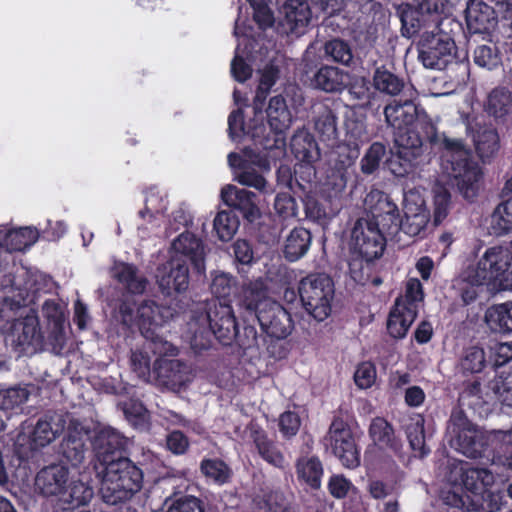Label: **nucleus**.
I'll list each match as a JSON object with an SVG mask.
<instances>
[{
  "label": "nucleus",
  "mask_w": 512,
  "mask_h": 512,
  "mask_svg": "<svg viewBox=\"0 0 512 512\" xmlns=\"http://www.w3.org/2000/svg\"><path fill=\"white\" fill-rule=\"evenodd\" d=\"M263 113L249 120L248 133L252 145L243 148L244 154L261 169L269 170L271 163L280 160L286 154L287 130L292 123V114L282 95L270 98Z\"/></svg>",
  "instance_id": "obj_1"
},
{
  "label": "nucleus",
  "mask_w": 512,
  "mask_h": 512,
  "mask_svg": "<svg viewBox=\"0 0 512 512\" xmlns=\"http://www.w3.org/2000/svg\"><path fill=\"white\" fill-rule=\"evenodd\" d=\"M127 442L123 434L111 427L95 433L91 445L97 458L94 468L100 480H143L142 470L122 456Z\"/></svg>",
  "instance_id": "obj_2"
},
{
  "label": "nucleus",
  "mask_w": 512,
  "mask_h": 512,
  "mask_svg": "<svg viewBox=\"0 0 512 512\" xmlns=\"http://www.w3.org/2000/svg\"><path fill=\"white\" fill-rule=\"evenodd\" d=\"M443 167L454 178L455 184L465 199L472 201L478 191V182L482 172L473 160L470 149L463 139L443 137Z\"/></svg>",
  "instance_id": "obj_3"
},
{
  "label": "nucleus",
  "mask_w": 512,
  "mask_h": 512,
  "mask_svg": "<svg viewBox=\"0 0 512 512\" xmlns=\"http://www.w3.org/2000/svg\"><path fill=\"white\" fill-rule=\"evenodd\" d=\"M14 305L18 310H22L18 303L4 300L0 306V322H12L10 326L11 345L18 357L34 355L42 348L44 341L37 311L30 308L25 315L21 312L18 318L10 319L5 315V310H12Z\"/></svg>",
  "instance_id": "obj_4"
},
{
  "label": "nucleus",
  "mask_w": 512,
  "mask_h": 512,
  "mask_svg": "<svg viewBox=\"0 0 512 512\" xmlns=\"http://www.w3.org/2000/svg\"><path fill=\"white\" fill-rule=\"evenodd\" d=\"M440 497L445 505L467 511L495 512L499 505L490 488L495 482H446Z\"/></svg>",
  "instance_id": "obj_5"
},
{
  "label": "nucleus",
  "mask_w": 512,
  "mask_h": 512,
  "mask_svg": "<svg viewBox=\"0 0 512 512\" xmlns=\"http://www.w3.org/2000/svg\"><path fill=\"white\" fill-rule=\"evenodd\" d=\"M425 135L419 131H407L395 138L396 152L386 160L387 169L396 177H406L414 171L418 158L423 154L424 141L435 142L436 127L432 122L424 123Z\"/></svg>",
  "instance_id": "obj_6"
},
{
  "label": "nucleus",
  "mask_w": 512,
  "mask_h": 512,
  "mask_svg": "<svg viewBox=\"0 0 512 512\" xmlns=\"http://www.w3.org/2000/svg\"><path fill=\"white\" fill-rule=\"evenodd\" d=\"M191 321L207 323L210 332L224 346L231 345L237 336L236 316L231 303L219 300H206L198 303L191 311Z\"/></svg>",
  "instance_id": "obj_7"
},
{
  "label": "nucleus",
  "mask_w": 512,
  "mask_h": 512,
  "mask_svg": "<svg viewBox=\"0 0 512 512\" xmlns=\"http://www.w3.org/2000/svg\"><path fill=\"white\" fill-rule=\"evenodd\" d=\"M416 44L418 59L425 68L443 70L456 62L457 46L454 38L439 28L423 29Z\"/></svg>",
  "instance_id": "obj_8"
},
{
  "label": "nucleus",
  "mask_w": 512,
  "mask_h": 512,
  "mask_svg": "<svg viewBox=\"0 0 512 512\" xmlns=\"http://www.w3.org/2000/svg\"><path fill=\"white\" fill-rule=\"evenodd\" d=\"M297 292L302 306L315 320L324 321L330 315L334 282L328 274H307L299 281Z\"/></svg>",
  "instance_id": "obj_9"
},
{
  "label": "nucleus",
  "mask_w": 512,
  "mask_h": 512,
  "mask_svg": "<svg viewBox=\"0 0 512 512\" xmlns=\"http://www.w3.org/2000/svg\"><path fill=\"white\" fill-rule=\"evenodd\" d=\"M510 253L501 246L488 248L474 265L462 273L463 280L473 285H491L497 281L504 288V278L509 270Z\"/></svg>",
  "instance_id": "obj_10"
},
{
  "label": "nucleus",
  "mask_w": 512,
  "mask_h": 512,
  "mask_svg": "<svg viewBox=\"0 0 512 512\" xmlns=\"http://www.w3.org/2000/svg\"><path fill=\"white\" fill-rule=\"evenodd\" d=\"M445 0H411L400 13L402 35L412 38L423 29H436L443 23Z\"/></svg>",
  "instance_id": "obj_11"
},
{
  "label": "nucleus",
  "mask_w": 512,
  "mask_h": 512,
  "mask_svg": "<svg viewBox=\"0 0 512 512\" xmlns=\"http://www.w3.org/2000/svg\"><path fill=\"white\" fill-rule=\"evenodd\" d=\"M449 445L469 458L487 456V439L473 428L463 413L453 414L448 422Z\"/></svg>",
  "instance_id": "obj_12"
},
{
  "label": "nucleus",
  "mask_w": 512,
  "mask_h": 512,
  "mask_svg": "<svg viewBox=\"0 0 512 512\" xmlns=\"http://www.w3.org/2000/svg\"><path fill=\"white\" fill-rule=\"evenodd\" d=\"M366 218L377 223L388 236H395L401 228V215L398 206L390 196L380 190H371L365 197Z\"/></svg>",
  "instance_id": "obj_13"
},
{
  "label": "nucleus",
  "mask_w": 512,
  "mask_h": 512,
  "mask_svg": "<svg viewBox=\"0 0 512 512\" xmlns=\"http://www.w3.org/2000/svg\"><path fill=\"white\" fill-rule=\"evenodd\" d=\"M387 234L365 218H359L351 231V244L356 254L367 257L368 260L379 259L386 248Z\"/></svg>",
  "instance_id": "obj_14"
},
{
  "label": "nucleus",
  "mask_w": 512,
  "mask_h": 512,
  "mask_svg": "<svg viewBox=\"0 0 512 512\" xmlns=\"http://www.w3.org/2000/svg\"><path fill=\"white\" fill-rule=\"evenodd\" d=\"M326 445L340 459L347 468H356L360 465V451L356 445L351 427L340 417H335L325 437Z\"/></svg>",
  "instance_id": "obj_15"
},
{
  "label": "nucleus",
  "mask_w": 512,
  "mask_h": 512,
  "mask_svg": "<svg viewBox=\"0 0 512 512\" xmlns=\"http://www.w3.org/2000/svg\"><path fill=\"white\" fill-rule=\"evenodd\" d=\"M90 482H33L35 491L44 497L57 496L68 504L66 509H74L90 502L94 489Z\"/></svg>",
  "instance_id": "obj_16"
},
{
  "label": "nucleus",
  "mask_w": 512,
  "mask_h": 512,
  "mask_svg": "<svg viewBox=\"0 0 512 512\" xmlns=\"http://www.w3.org/2000/svg\"><path fill=\"white\" fill-rule=\"evenodd\" d=\"M290 149L294 157L301 162L300 166L296 168V175L302 173V169H305V173H307V177L302 178L304 183L299 182L297 179V183L302 189H305L309 186L311 177L316 174L313 163L321 157L320 148L314 135L309 130L303 128L297 130L291 137Z\"/></svg>",
  "instance_id": "obj_17"
},
{
  "label": "nucleus",
  "mask_w": 512,
  "mask_h": 512,
  "mask_svg": "<svg viewBox=\"0 0 512 512\" xmlns=\"http://www.w3.org/2000/svg\"><path fill=\"white\" fill-rule=\"evenodd\" d=\"M172 317L168 308L159 306L154 301H144L137 309L136 324L141 335L153 344H166L161 330L164 323Z\"/></svg>",
  "instance_id": "obj_18"
},
{
  "label": "nucleus",
  "mask_w": 512,
  "mask_h": 512,
  "mask_svg": "<svg viewBox=\"0 0 512 512\" xmlns=\"http://www.w3.org/2000/svg\"><path fill=\"white\" fill-rule=\"evenodd\" d=\"M253 320H257L266 336L276 340L285 339L293 329L290 313L274 300L264 303V308L255 314Z\"/></svg>",
  "instance_id": "obj_19"
},
{
  "label": "nucleus",
  "mask_w": 512,
  "mask_h": 512,
  "mask_svg": "<svg viewBox=\"0 0 512 512\" xmlns=\"http://www.w3.org/2000/svg\"><path fill=\"white\" fill-rule=\"evenodd\" d=\"M384 116L387 124L397 131L395 138L407 131H418L419 126L425 132L424 123L427 121L418 120V108L412 100L404 102L394 100L385 106Z\"/></svg>",
  "instance_id": "obj_20"
},
{
  "label": "nucleus",
  "mask_w": 512,
  "mask_h": 512,
  "mask_svg": "<svg viewBox=\"0 0 512 512\" xmlns=\"http://www.w3.org/2000/svg\"><path fill=\"white\" fill-rule=\"evenodd\" d=\"M465 21L470 34L490 36L497 25L494 8L484 0H469L465 9Z\"/></svg>",
  "instance_id": "obj_21"
},
{
  "label": "nucleus",
  "mask_w": 512,
  "mask_h": 512,
  "mask_svg": "<svg viewBox=\"0 0 512 512\" xmlns=\"http://www.w3.org/2000/svg\"><path fill=\"white\" fill-rule=\"evenodd\" d=\"M221 198L231 208L229 211L238 212L248 222L252 223L260 216V209L256 203L257 195L254 192L227 185L221 190Z\"/></svg>",
  "instance_id": "obj_22"
},
{
  "label": "nucleus",
  "mask_w": 512,
  "mask_h": 512,
  "mask_svg": "<svg viewBox=\"0 0 512 512\" xmlns=\"http://www.w3.org/2000/svg\"><path fill=\"white\" fill-rule=\"evenodd\" d=\"M88 440L89 431L78 421H70L60 444V452L73 467H77L84 460Z\"/></svg>",
  "instance_id": "obj_23"
},
{
  "label": "nucleus",
  "mask_w": 512,
  "mask_h": 512,
  "mask_svg": "<svg viewBox=\"0 0 512 512\" xmlns=\"http://www.w3.org/2000/svg\"><path fill=\"white\" fill-rule=\"evenodd\" d=\"M333 102H320L313 106L314 129L320 140L333 147L338 139V117Z\"/></svg>",
  "instance_id": "obj_24"
},
{
  "label": "nucleus",
  "mask_w": 512,
  "mask_h": 512,
  "mask_svg": "<svg viewBox=\"0 0 512 512\" xmlns=\"http://www.w3.org/2000/svg\"><path fill=\"white\" fill-rule=\"evenodd\" d=\"M189 282V266L187 259L182 257H172L169 261V271L158 280L159 288L167 296H170L173 292H185L188 289Z\"/></svg>",
  "instance_id": "obj_25"
},
{
  "label": "nucleus",
  "mask_w": 512,
  "mask_h": 512,
  "mask_svg": "<svg viewBox=\"0 0 512 512\" xmlns=\"http://www.w3.org/2000/svg\"><path fill=\"white\" fill-rule=\"evenodd\" d=\"M172 247L176 252L174 257H182L187 259V263H191L194 269L201 273L205 269L204 246L201 239L194 234L185 232L180 234L173 241Z\"/></svg>",
  "instance_id": "obj_26"
},
{
  "label": "nucleus",
  "mask_w": 512,
  "mask_h": 512,
  "mask_svg": "<svg viewBox=\"0 0 512 512\" xmlns=\"http://www.w3.org/2000/svg\"><path fill=\"white\" fill-rule=\"evenodd\" d=\"M267 293V286L261 278L249 281L241 288L238 305L253 319L255 314H258V311L264 308V303L272 301Z\"/></svg>",
  "instance_id": "obj_27"
},
{
  "label": "nucleus",
  "mask_w": 512,
  "mask_h": 512,
  "mask_svg": "<svg viewBox=\"0 0 512 512\" xmlns=\"http://www.w3.org/2000/svg\"><path fill=\"white\" fill-rule=\"evenodd\" d=\"M283 14L280 23L286 32L301 33L311 21V10L305 0H286L280 10Z\"/></svg>",
  "instance_id": "obj_28"
},
{
  "label": "nucleus",
  "mask_w": 512,
  "mask_h": 512,
  "mask_svg": "<svg viewBox=\"0 0 512 512\" xmlns=\"http://www.w3.org/2000/svg\"><path fill=\"white\" fill-rule=\"evenodd\" d=\"M484 111L497 124H507L512 114V93L505 87L494 88L484 102Z\"/></svg>",
  "instance_id": "obj_29"
},
{
  "label": "nucleus",
  "mask_w": 512,
  "mask_h": 512,
  "mask_svg": "<svg viewBox=\"0 0 512 512\" xmlns=\"http://www.w3.org/2000/svg\"><path fill=\"white\" fill-rule=\"evenodd\" d=\"M304 72L310 80V85L327 93L341 91L343 88V74L337 68L328 65H322L316 71L306 64Z\"/></svg>",
  "instance_id": "obj_30"
},
{
  "label": "nucleus",
  "mask_w": 512,
  "mask_h": 512,
  "mask_svg": "<svg viewBox=\"0 0 512 512\" xmlns=\"http://www.w3.org/2000/svg\"><path fill=\"white\" fill-rule=\"evenodd\" d=\"M502 192L508 198L497 205L490 223L492 234L498 237L512 231V176L506 181Z\"/></svg>",
  "instance_id": "obj_31"
},
{
  "label": "nucleus",
  "mask_w": 512,
  "mask_h": 512,
  "mask_svg": "<svg viewBox=\"0 0 512 512\" xmlns=\"http://www.w3.org/2000/svg\"><path fill=\"white\" fill-rule=\"evenodd\" d=\"M476 154L486 164L490 163L500 150V137L496 128L479 126L472 135Z\"/></svg>",
  "instance_id": "obj_32"
},
{
  "label": "nucleus",
  "mask_w": 512,
  "mask_h": 512,
  "mask_svg": "<svg viewBox=\"0 0 512 512\" xmlns=\"http://www.w3.org/2000/svg\"><path fill=\"white\" fill-rule=\"evenodd\" d=\"M143 488V482H100L102 500L109 505L124 504Z\"/></svg>",
  "instance_id": "obj_33"
},
{
  "label": "nucleus",
  "mask_w": 512,
  "mask_h": 512,
  "mask_svg": "<svg viewBox=\"0 0 512 512\" xmlns=\"http://www.w3.org/2000/svg\"><path fill=\"white\" fill-rule=\"evenodd\" d=\"M371 85L379 93L397 96L404 88V80L394 72L393 65L382 64L375 67Z\"/></svg>",
  "instance_id": "obj_34"
},
{
  "label": "nucleus",
  "mask_w": 512,
  "mask_h": 512,
  "mask_svg": "<svg viewBox=\"0 0 512 512\" xmlns=\"http://www.w3.org/2000/svg\"><path fill=\"white\" fill-rule=\"evenodd\" d=\"M185 363L178 359H161L154 363L157 378L166 386L181 387L186 380Z\"/></svg>",
  "instance_id": "obj_35"
},
{
  "label": "nucleus",
  "mask_w": 512,
  "mask_h": 512,
  "mask_svg": "<svg viewBox=\"0 0 512 512\" xmlns=\"http://www.w3.org/2000/svg\"><path fill=\"white\" fill-rule=\"evenodd\" d=\"M490 362L483 347L471 345L462 350L457 367L463 376H470L482 373Z\"/></svg>",
  "instance_id": "obj_36"
},
{
  "label": "nucleus",
  "mask_w": 512,
  "mask_h": 512,
  "mask_svg": "<svg viewBox=\"0 0 512 512\" xmlns=\"http://www.w3.org/2000/svg\"><path fill=\"white\" fill-rule=\"evenodd\" d=\"M312 243L310 230L304 227H295L286 237L283 255L286 260L295 262L305 256Z\"/></svg>",
  "instance_id": "obj_37"
},
{
  "label": "nucleus",
  "mask_w": 512,
  "mask_h": 512,
  "mask_svg": "<svg viewBox=\"0 0 512 512\" xmlns=\"http://www.w3.org/2000/svg\"><path fill=\"white\" fill-rule=\"evenodd\" d=\"M250 436L262 459L275 467L283 468L285 458L275 441L269 438L264 429L257 426L251 429Z\"/></svg>",
  "instance_id": "obj_38"
},
{
  "label": "nucleus",
  "mask_w": 512,
  "mask_h": 512,
  "mask_svg": "<svg viewBox=\"0 0 512 512\" xmlns=\"http://www.w3.org/2000/svg\"><path fill=\"white\" fill-rule=\"evenodd\" d=\"M417 314L414 310L404 307L400 301H395L387 320L389 335L395 339L404 338Z\"/></svg>",
  "instance_id": "obj_39"
},
{
  "label": "nucleus",
  "mask_w": 512,
  "mask_h": 512,
  "mask_svg": "<svg viewBox=\"0 0 512 512\" xmlns=\"http://www.w3.org/2000/svg\"><path fill=\"white\" fill-rule=\"evenodd\" d=\"M112 275L132 294H142L146 289L147 280L138 276V268L134 264L117 263L112 268Z\"/></svg>",
  "instance_id": "obj_40"
},
{
  "label": "nucleus",
  "mask_w": 512,
  "mask_h": 512,
  "mask_svg": "<svg viewBox=\"0 0 512 512\" xmlns=\"http://www.w3.org/2000/svg\"><path fill=\"white\" fill-rule=\"evenodd\" d=\"M485 321L494 332H512V301L489 307L485 313Z\"/></svg>",
  "instance_id": "obj_41"
},
{
  "label": "nucleus",
  "mask_w": 512,
  "mask_h": 512,
  "mask_svg": "<svg viewBox=\"0 0 512 512\" xmlns=\"http://www.w3.org/2000/svg\"><path fill=\"white\" fill-rule=\"evenodd\" d=\"M38 239V231L30 227L9 230L4 236V244L9 251H24Z\"/></svg>",
  "instance_id": "obj_42"
},
{
  "label": "nucleus",
  "mask_w": 512,
  "mask_h": 512,
  "mask_svg": "<svg viewBox=\"0 0 512 512\" xmlns=\"http://www.w3.org/2000/svg\"><path fill=\"white\" fill-rule=\"evenodd\" d=\"M474 63L482 68L494 70L502 65V55L497 45L491 40L477 45L473 52Z\"/></svg>",
  "instance_id": "obj_43"
},
{
  "label": "nucleus",
  "mask_w": 512,
  "mask_h": 512,
  "mask_svg": "<svg viewBox=\"0 0 512 512\" xmlns=\"http://www.w3.org/2000/svg\"><path fill=\"white\" fill-rule=\"evenodd\" d=\"M240 225L238 215L234 211L222 210L213 221V229L219 240L227 242L233 238Z\"/></svg>",
  "instance_id": "obj_44"
},
{
  "label": "nucleus",
  "mask_w": 512,
  "mask_h": 512,
  "mask_svg": "<svg viewBox=\"0 0 512 512\" xmlns=\"http://www.w3.org/2000/svg\"><path fill=\"white\" fill-rule=\"evenodd\" d=\"M252 512H291L281 492L269 491L253 498Z\"/></svg>",
  "instance_id": "obj_45"
},
{
  "label": "nucleus",
  "mask_w": 512,
  "mask_h": 512,
  "mask_svg": "<svg viewBox=\"0 0 512 512\" xmlns=\"http://www.w3.org/2000/svg\"><path fill=\"white\" fill-rule=\"evenodd\" d=\"M406 436L414 456L423 458L430 453L425 442L424 418L422 416L406 427Z\"/></svg>",
  "instance_id": "obj_46"
},
{
  "label": "nucleus",
  "mask_w": 512,
  "mask_h": 512,
  "mask_svg": "<svg viewBox=\"0 0 512 512\" xmlns=\"http://www.w3.org/2000/svg\"><path fill=\"white\" fill-rule=\"evenodd\" d=\"M237 284V279L228 273L215 275L210 285L211 293L215 297L212 300L231 303L230 296L235 294Z\"/></svg>",
  "instance_id": "obj_47"
},
{
  "label": "nucleus",
  "mask_w": 512,
  "mask_h": 512,
  "mask_svg": "<svg viewBox=\"0 0 512 512\" xmlns=\"http://www.w3.org/2000/svg\"><path fill=\"white\" fill-rule=\"evenodd\" d=\"M47 418V415H45L44 418H39L29 435V445L30 449L33 451L47 446L56 437L57 431L52 429L51 422L47 420Z\"/></svg>",
  "instance_id": "obj_48"
},
{
  "label": "nucleus",
  "mask_w": 512,
  "mask_h": 512,
  "mask_svg": "<svg viewBox=\"0 0 512 512\" xmlns=\"http://www.w3.org/2000/svg\"><path fill=\"white\" fill-rule=\"evenodd\" d=\"M375 260L359 254L353 256L348 262L350 277L359 285H367L371 280V274L375 270Z\"/></svg>",
  "instance_id": "obj_49"
},
{
  "label": "nucleus",
  "mask_w": 512,
  "mask_h": 512,
  "mask_svg": "<svg viewBox=\"0 0 512 512\" xmlns=\"http://www.w3.org/2000/svg\"><path fill=\"white\" fill-rule=\"evenodd\" d=\"M369 434L376 445L395 448L394 429L384 418L376 417L372 420L369 427Z\"/></svg>",
  "instance_id": "obj_50"
},
{
  "label": "nucleus",
  "mask_w": 512,
  "mask_h": 512,
  "mask_svg": "<svg viewBox=\"0 0 512 512\" xmlns=\"http://www.w3.org/2000/svg\"><path fill=\"white\" fill-rule=\"evenodd\" d=\"M298 480H321L324 475V466L317 456H302L296 461Z\"/></svg>",
  "instance_id": "obj_51"
},
{
  "label": "nucleus",
  "mask_w": 512,
  "mask_h": 512,
  "mask_svg": "<svg viewBox=\"0 0 512 512\" xmlns=\"http://www.w3.org/2000/svg\"><path fill=\"white\" fill-rule=\"evenodd\" d=\"M337 154V164H339L340 167L337 168L339 175L334 185L337 187L338 191H342L347 183V168L358 158L359 149L357 146L350 148L348 145H342L338 146Z\"/></svg>",
  "instance_id": "obj_52"
},
{
  "label": "nucleus",
  "mask_w": 512,
  "mask_h": 512,
  "mask_svg": "<svg viewBox=\"0 0 512 512\" xmlns=\"http://www.w3.org/2000/svg\"><path fill=\"white\" fill-rule=\"evenodd\" d=\"M324 52L332 61L350 66L353 61V52L348 42L335 38L329 40L324 45Z\"/></svg>",
  "instance_id": "obj_53"
},
{
  "label": "nucleus",
  "mask_w": 512,
  "mask_h": 512,
  "mask_svg": "<svg viewBox=\"0 0 512 512\" xmlns=\"http://www.w3.org/2000/svg\"><path fill=\"white\" fill-rule=\"evenodd\" d=\"M201 473L210 480H229L232 475V469L222 459L204 458L200 463Z\"/></svg>",
  "instance_id": "obj_54"
},
{
  "label": "nucleus",
  "mask_w": 512,
  "mask_h": 512,
  "mask_svg": "<svg viewBox=\"0 0 512 512\" xmlns=\"http://www.w3.org/2000/svg\"><path fill=\"white\" fill-rule=\"evenodd\" d=\"M429 222V214L424 209H418V212L410 214L405 212L404 217H401L400 231L408 236L415 237L420 235L426 229Z\"/></svg>",
  "instance_id": "obj_55"
},
{
  "label": "nucleus",
  "mask_w": 512,
  "mask_h": 512,
  "mask_svg": "<svg viewBox=\"0 0 512 512\" xmlns=\"http://www.w3.org/2000/svg\"><path fill=\"white\" fill-rule=\"evenodd\" d=\"M387 153L386 145L382 142H373L361 159V171L365 175H371L378 170L383 157Z\"/></svg>",
  "instance_id": "obj_56"
},
{
  "label": "nucleus",
  "mask_w": 512,
  "mask_h": 512,
  "mask_svg": "<svg viewBox=\"0 0 512 512\" xmlns=\"http://www.w3.org/2000/svg\"><path fill=\"white\" fill-rule=\"evenodd\" d=\"M433 192V221L435 225H439L448 215L451 203V194L443 185H437Z\"/></svg>",
  "instance_id": "obj_57"
},
{
  "label": "nucleus",
  "mask_w": 512,
  "mask_h": 512,
  "mask_svg": "<svg viewBox=\"0 0 512 512\" xmlns=\"http://www.w3.org/2000/svg\"><path fill=\"white\" fill-rule=\"evenodd\" d=\"M234 341L243 350L252 348L260 349L267 342L265 338H260L258 336L256 327L254 325L247 324L246 320H244L242 332L239 330V325H237V336L234 338L233 342Z\"/></svg>",
  "instance_id": "obj_58"
},
{
  "label": "nucleus",
  "mask_w": 512,
  "mask_h": 512,
  "mask_svg": "<svg viewBox=\"0 0 512 512\" xmlns=\"http://www.w3.org/2000/svg\"><path fill=\"white\" fill-rule=\"evenodd\" d=\"M371 82L364 76H354L347 85V91L352 99L357 101V105L364 106L369 104L371 98Z\"/></svg>",
  "instance_id": "obj_59"
},
{
  "label": "nucleus",
  "mask_w": 512,
  "mask_h": 512,
  "mask_svg": "<svg viewBox=\"0 0 512 512\" xmlns=\"http://www.w3.org/2000/svg\"><path fill=\"white\" fill-rule=\"evenodd\" d=\"M424 298L423 287L419 279L410 278L406 283L404 296L398 297L395 301H400L404 307H407L418 313V303Z\"/></svg>",
  "instance_id": "obj_60"
},
{
  "label": "nucleus",
  "mask_w": 512,
  "mask_h": 512,
  "mask_svg": "<svg viewBox=\"0 0 512 512\" xmlns=\"http://www.w3.org/2000/svg\"><path fill=\"white\" fill-rule=\"evenodd\" d=\"M235 174L236 180L241 185L253 187L263 193L272 191L263 175L258 173L251 165L244 171L235 172Z\"/></svg>",
  "instance_id": "obj_61"
},
{
  "label": "nucleus",
  "mask_w": 512,
  "mask_h": 512,
  "mask_svg": "<svg viewBox=\"0 0 512 512\" xmlns=\"http://www.w3.org/2000/svg\"><path fill=\"white\" fill-rule=\"evenodd\" d=\"M27 389L12 387L0 389V410L6 411L20 406L28 399Z\"/></svg>",
  "instance_id": "obj_62"
},
{
  "label": "nucleus",
  "mask_w": 512,
  "mask_h": 512,
  "mask_svg": "<svg viewBox=\"0 0 512 512\" xmlns=\"http://www.w3.org/2000/svg\"><path fill=\"white\" fill-rule=\"evenodd\" d=\"M273 206L276 214L283 220L297 216L298 205L295 198L290 193H277Z\"/></svg>",
  "instance_id": "obj_63"
},
{
  "label": "nucleus",
  "mask_w": 512,
  "mask_h": 512,
  "mask_svg": "<svg viewBox=\"0 0 512 512\" xmlns=\"http://www.w3.org/2000/svg\"><path fill=\"white\" fill-rule=\"evenodd\" d=\"M489 351L490 365L494 368L504 366L512 360V342H496L494 345L489 346Z\"/></svg>",
  "instance_id": "obj_64"
}]
</instances>
